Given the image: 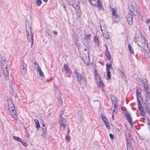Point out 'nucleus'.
<instances>
[{
    "label": "nucleus",
    "instance_id": "f257e3e1",
    "mask_svg": "<svg viewBox=\"0 0 150 150\" xmlns=\"http://www.w3.org/2000/svg\"><path fill=\"white\" fill-rule=\"evenodd\" d=\"M74 72L76 74V77L77 81L80 84L83 83H86V81L83 75L77 71H75Z\"/></svg>",
    "mask_w": 150,
    "mask_h": 150
},
{
    "label": "nucleus",
    "instance_id": "f03ea898",
    "mask_svg": "<svg viewBox=\"0 0 150 150\" xmlns=\"http://www.w3.org/2000/svg\"><path fill=\"white\" fill-rule=\"evenodd\" d=\"M89 54L88 51L86 54L85 53L82 54L81 56V58L83 62L87 65H88L90 63V59L89 58Z\"/></svg>",
    "mask_w": 150,
    "mask_h": 150
},
{
    "label": "nucleus",
    "instance_id": "7ed1b4c3",
    "mask_svg": "<svg viewBox=\"0 0 150 150\" xmlns=\"http://www.w3.org/2000/svg\"><path fill=\"white\" fill-rule=\"evenodd\" d=\"M62 71L64 72L65 74H67V76L69 77H70L72 73L71 70L67 64H64L62 69Z\"/></svg>",
    "mask_w": 150,
    "mask_h": 150
},
{
    "label": "nucleus",
    "instance_id": "20e7f679",
    "mask_svg": "<svg viewBox=\"0 0 150 150\" xmlns=\"http://www.w3.org/2000/svg\"><path fill=\"white\" fill-rule=\"evenodd\" d=\"M28 64V61H25V59L23 60L22 64L21 66V71L22 74H25L27 71V66Z\"/></svg>",
    "mask_w": 150,
    "mask_h": 150
},
{
    "label": "nucleus",
    "instance_id": "39448f33",
    "mask_svg": "<svg viewBox=\"0 0 150 150\" xmlns=\"http://www.w3.org/2000/svg\"><path fill=\"white\" fill-rule=\"evenodd\" d=\"M124 114L126 120L130 125L132 126V120L130 112L128 111L125 110L124 112Z\"/></svg>",
    "mask_w": 150,
    "mask_h": 150
},
{
    "label": "nucleus",
    "instance_id": "423d86ee",
    "mask_svg": "<svg viewBox=\"0 0 150 150\" xmlns=\"http://www.w3.org/2000/svg\"><path fill=\"white\" fill-rule=\"evenodd\" d=\"M59 118V122L60 124V127L62 129H64L66 126V120L62 117V115H60Z\"/></svg>",
    "mask_w": 150,
    "mask_h": 150
},
{
    "label": "nucleus",
    "instance_id": "0eeeda50",
    "mask_svg": "<svg viewBox=\"0 0 150 150\" xmlns=\"http://www.w3.org/2000/svg\"><path fill=\"white\" fill-rule=\"evenodd\" d=\"M143 83L144 89L146 90L145 96L146 99L148 98V97L149 98H150V92L149 91V87L148 86V83L146 82L143 81Z\"/></svg>",
    "mask_w": 150,
    "mask_h": 150
},
{
    "label": "nucleus",
    "instance_id": "6e6552de",
    "mask_svg": "<svg viewBox=\"0 0 150 150\" xmlns=\"http://www.w3.org/2000/svg\"><path fill=\"white\" fill-rule=\"evenodd\" d=\"M33 35L34 34L33 33L31 32L30 33H27V38L28 41L29 42H31V47H32L33 44Z\"/></svg>",
    "mask_w": 150,
    "mask_h": 150
},
{
    "label": "nucleus",
    "instance_id": "1a4fd4ad",
    "mask_svg": "<svg viewBox=\"0 0 150 150\" xmlns=\"http://www.w3.org/2000/svg\"><path fill=\"white\" fill-rule=\"evenodd\" d=\"M138 107L139 109L140 110V113L142 116L145 117L146 114L144 112V110L142 106V105L139 102H138Z\"/></svg>",
    "mask_w": 150,
    "mask_h": 150
},
{
    "label": "nucleus",
    "instance_id": "9d476101",
    "mask_svg": "<svg viewBox=\"0 0 150 150\" xmlns=\"http://www.w3.org/2000/svg\"><path fill=\"white\" fill-rule=\"evenodd\" d=\"M127 20L128 23L130 25H132L133 23V17L131 13H128L127 16Z\"/></svg>",
    "mask_w": 150,
    "mask_h": 150
},
{
    "label": "nucleus",
    "instance_id": "9b49d317",
    "mask_svg": "<svg viewBox=\"0 0 150 150\" xmlns=\"http://www.w3.org/2000/svg\"><path fill=\"white\" fill-rule=\"evenodd\" d=\"M8 109L9 111L14 108V105L13 102L11 100H8Z\"/></svg>",
    "mask_w": 150,
    "mask_h": 150
},
{
    "label": "nucleus",
    "instance_id": "f8f14e48",
    "mask_svg": "<svg viewBox=\"0 0 150 150\" xmlns=\"http://www.w3.org/2000/svg\"><path fill=\"white\" fill-rule=\"evenodd\" d=\"M77 8H76V15L78 18H80L81 13L79 4H76Z\"/></svg>",
    "mask_w": 150,
    "mask_h": 150
},
{
    "label": "nucleus",
    "instance_id": "ddd939ff",
    "mask_svg": "<svg viewBox=\"0 0 150 150\" xmlns=\"http://www.w3.org/2000/svg\"><path fill=\"white\" fill-rule=\"evenodd\" d=\"M25 27L26 28V32L27 33H31V30L30 25V24L29 22H27L25 23Z\"/></svg>",
    "mask_w": 150,
    "mask_h": 150
},
{
    "label": "nucleus",
    "instance_id": "4468645a",
    "mask_svg": "<svg viewBox=\"0 0 150 150\" xmlns=\"http://www.w3.org/2000/svg\"><path fill=\"white\" fill-rule=\"evenodd\" d=\"M69 4L70 5H71L72 7L76 9V4H79V2L78 1V4H77L76 1L75 0H71L69 2Z\"/></svg>",
    "mask_w": 150,
    "mask_h": 150
},
{
    "label": "nucleus",
    "instance_id": "2eb2a0df",
    "mask_svg": "<svg viewBox=\"0 0 150 150\" xmlns=\"http://www.w3.org/2000/svg\"><path fill=\"white\" fill-rule=\"evenodd\" d=\"M112 104H117V101L115 96L111 95L110 96Z\"/></svg>",
    "mask_w": 150,
    "mask_h": 150
},
{
    "label": "nucleus",
    "instance_id": "dca6fc26",
    "mask_svg": "<svg viewBox=\"0 0 150 150\" xmlns=\"http://www.w3.org/2000/svg\"><path fill=\"white\" fill-rule=\"evenodd\" d=\"M93 41L96 45H97L98 47H99V40L98 38V37L96 36H95L93 39Z\"/></svg>",
    "mask_w": 150,
    "mask_h": 150
},
{
    "label": "nucleus",
    "instance_id": "f3484780",
    "mask_svg": "<svg viewBox=\"0 0 150 150\" xmlns=\"http://www.w3.org/2000/svg\"><path fill=\"white\" fill-rule=\"evenodd\" d=\"M103 37L105 39H108L110 38L109 33L107 31H104V32H102Z\"/></svg>",
    "mask_w": 150,
    "mask_h": 150
},
{
    "label": "nucleus",
    "instance_id": "a211bd4d",
    "mask_svg": "<svg viewBox=\"0 0 150 150\" xmlns=\"http://www.w3.org/2000/svg\"><path fill=\"white\" fill-rule=\"evenodd\" d=\"M1 68H7L8 67V64L7 63V61H1Z\"/></svg>",
    "mask_w": 150,
    "mask_h": 150
},
{
    "label": "nucleus",
    "instance_id": "6ab92c4d",
    "mask_svg": "<svg viewBox=\"0 0 150 150\" xmlns=\"http://www.w3.org/2000/svg\"><path fill=\"white\" fill-rule=\"evenodd\" d=\"M144 105H145V106L149 108L150 107V98H149L148 97V98L146 99V102L144 103Z\"/></svg>",
    "mask_w": 150,
    "mask_h": 150
},
{
    "label": "nucleus",
    "instance_id": "aec40b11",
    "mask_svg": "<svg viewBox=\"0 0 150 150\" xmlns=\"http://www.w3.org/2000/svg\"><path fill=\"white\" fill-rule=\"evenodd\" d=\"M111 10L112 12V15L113 16H114L115 18H118L119 17V16L117 14V12L116 9L114 8H112Z\"/></svg>",
    "mask_w": 150,
    "mask_h": 150
},
{
    "label": "nucleus",
    "instance_id": "412c9836",
    "mask_svg": "<svg viewBox=\"0 0 150 150\" xmlns=\"http://www.w3.org/2000/svg\"><path fill=\"white\" fill-rule=\"evenodd\" d=\"M99 79L100 81L99 83V86L101 88V89L102 91L104 90V85L103 82L101 81V79L99 77Z\"/></svg>",
    "mask_w": 150,
    "mask_h": 150
},
{
    "label": "nucleus",
    "instance_id": "4be33fe9",
    "mask_svg": "<svg viewBox=\"0 0 150 150\" xmlns=\"http://www.w3.org/2000/svg\"><path fill=\"white\" fill-rule=\"evenodd\" d=\"M34 122L36 125V127L37 129V131H38V129L40 128V125L38 120L37 119H35Z\"/></svg>",
    "mask_w": 150,
    "mask_h": 150
},
{
    "label": "nucleus",
    "instance_id": "5701e85b",
    "mask_svg": "<svg viewBox=\"0 0 150 150\" xmlns=\"http://www.w3.org/2000/svg\"><path fill=\"white\" fill-rule=\"evenodd\" d=\"M2 69L3 70V72L4 75V76L6 77L8 76V72L7 68L3 69L2 68Z\"/></svg>",
    "mask_w": 150,
    "mask_h": 150
},
{
    "label": "nucleus",
    "instance_id": "b1692460",
    "mask_svg": "<svg viewBox=\"0 0 150 150\" xmlns=\"http://www.w3.org/2000/svg\"><path fill=\"white\" fill-rule=\"evenodd\" d=\"M128 8L131 13H133L135 9V7L132 4H130L128 6Z\"/></svg>",
    "mask_w": 150,
    "mask_h": 150
},
{
    "label": "nucleus",
    "instance_id": "393cba45",
    "mask_svg": "<svg viewBox=\"0 0 150 150\" xmlns=\"http://www.w3.org/2000/svg\"><path fill=\"white\" fill-rule=\"evenodd\" d=\"M105 54L108 59L110 60L111 58V55L110 52L108 50L105 51Z\"/></svg>",
    "mask_w": 150,
    "mask_h": 150
},
{
    "label": "nucleus",
    "instance_id": "a878e982",
    "mask_svg": "<svg viewBox=\"0 0 150 150\" xmlns=\"http://www.w3.org/2000/svg\"><path fill=\"white\" fill-rule=\"evenodd\" d=\"M36 70L39 73V75L40 76L42 77H43L44 76V74L41 70V69L40 68H39L38 69H37Z\"/></svg>",
    "mask_w": 150,
    "mask_h": 150
},
{
    "label": "nucleus",
    "instance_id": "bb28decb",
    "mask_svg": "<svg viewBox=\"0 0 150 150\" xmlns=\"http://www.w3.org/2000/svg\"><path fill=\"white\" fill-rule=\"evenodd\" d=\"M137 102H138L137 105L138 104V102L139 101L140 102L141 104L142 105L141 103V100H142V103H143V102H142L143 99H142V97L141 96V95H138L137 96Z\"/></svg>",
    "mask_w": 150,
    "mask_h": 150
},
{
    "label": "nucleus",
    "instance_id": "cd10ccee",
    "mask_svg": "<svg viewBox=\"0 0 150 150\" xmlns=\"http://www.w3.org/2000/svg\"><path fill=\"white\" fill-rule=\"evenodd\" d=\"M128 48L129 51L131 53L133 54L134 53L132 47L129 44L128 45Z\"/></svg>",
    "mask_w": 150,
    "mask_h": 150
},
{
    "label": "nucleus",
    "instance_id": "c85d7f7f",
    "mask_svg": "<svg viewBox=\"0 0 150 150\" xmlns=\"http://www.w3.org/2000/svg\"><path fill=\"white\" fill-rule=\"evenodd\" d=\"M73 38L74 41L77 42L78 40V36L77 34L74 33L73 35Z\"/></svg>",
    "mask_w": 150,
    "mask_h": 150
},
{
    "label": "nucleus",
    "instance_id": "c756f323",
    "mask_svg": "<svg viewBox=\"0 0 150 150\" xmlns=\"http://www.w3.org/2000/svg\"><path fill=\"white\" fill-rule=\"evenodd\" d=\"M91 34H90L88 35H86L85 36L84 39L86 41L89 40L91 39Z\"/></svg>",
    "mask_w": 150,
    "mask_h": 150
},
{
    "label": "nucleus",
    "instance_id": "7c9ffc66",
    "mask_svg": "<svg viewBox=\"0 0 150 150\" xmlns=\"http://www.w3.org/2000/svg\"><path fill=\"white\" fill-rule=\"evenodd\" d=\"M13 138L15 141L19 142H20L22 139L21 138L18 137L14 136H13Z\"/></svg>",
    "mask_w": 150,
    "mask_h": 150
},
{
    "label": "nucleus",
    "instance_id": "2f4dec72",
    "mask_svg": "<svg viewBox=\"0 0 150 150\" xmlns=\"http://www.w3.org/2000/svg\"><path fill=\"white\" fill-rule=\"evenodd\" d=\"M101 116V118L104 123L108 122L107 118L105 117V116L103 115L102 114Z\"/></svg>",
    "mask_w": 150,
    "mask_h": 150
},
{
    "label": "nucleus",
    "instance_id": "473e14b6",
    "mask_svg": "<svg viewBox=\"0 0 150 150\" xmlns=\"http://www.w3.org/2000/svg\"><path fill=\"white\" fill-rule=\"evenodd\" d=\"M142 107L145 110L146 113H149V108L147 106H145V105H144V104Z\"/></svg>",
    "mask_w": 150,
    "mask_h": 150
},
{
    "label": "nucleus",
    "instance_id": "72a5a7b5",
    "mask_svg": "<svg viewBox=\"0 0 150 150\" xmlns=\"http://www.w3.org/2000/svg\"><path fill=\"white\" fill-rule=\"evenodd\" d=\"M125 138L126 140V138H128V141L130 140V138L132 137V135L130 134L129 133H128V134H127V133H126L125 134Z\"/></svg>",
    "mask_w": 150,
    "mask_h": 150
},
{
    "label": "nucleus",
    "instance_id": "f704fd0d",
    "mask_svg": "<svg viewBox=\"0 0 150 150\" xmlns=\"http://www.w3.org/2000/svg\"><path fill=\"white\" fill-rule=\"evenodd\" d=\"M128 138H126V145L127 146V149H128V148H130L131 146V145L130 142L128 141Z\"/></svg>",
    "mask_w": 150,
    "mask_h": 150
},
{
    "label": "nucleus",
    "instance_id": "c9c22d12",
    "mask_svg": "<svg viewBox=\"0 0 150 150\" xmlns=\"http://www.w3.org/2000/svg\"><path fill=\"white\" fill-rule=\"evenodd\" d=\"M107 71V79H110L111 78V73L110 71Z\"/></svg>",
    "mask_w": 150,
    "mask_h": 150
},
{
    "label": "nucleus",
    "instance_id": "e433bc0d",
    "mask_svg": "<svg viewBox=\"0 0 150 150\" xmlns=\"http://www.w3.org/2000/svg\"><path fill=\"white\" fill-rule=\"evenodd\" d=\"M97 7L98 8L99 10H101L102 9L103 10H104L103 6L102 5L101 3L97 4Z\"/></svg>",
    "mask_w": 150,
    "mask_h": 150
},
{
    "label": "nucleus",
    "instance_id": "4c0bfd02",
    "mask_svg": "<svg viewBox=\"0 0 150 150\" xmlns=\"http://www.w3.org/2000/svg\"><path fill=\"white\" fill-rule=\"evenodd\" d=\"M106 70L109 71V69L112 67L111 64H106Z\"/></svg>",
    "mask_w": 150,
    "mask_h": 150
},
{
    "label": "nucleus",
    "instance_id": "58836bf2",
    "mask_svg": "<svg viewBox=\"0 0 150 150\" xmlns=\"http://www.w3.org/2000/svg\"><path fill=\"white\" fill-rule=\"evenodd\" d=\"M109 123L108 121L104 123L105 125L108 130H110V127L109 125Z\"/></svg>",
    "mask_w": 150,
    "mask_h": 150
},
{
    "label": "nucleus",
    "instance_id": "ea45409f",
    "mask_svg": "<svg viewBox=\"0 0 150 150\" xmlns=\"http://www.w3.org/2000/svg\"><path fill=\"white\" fill-rule=\"evenodd\" d=\"M42 130L43 132H45L47 131V128L46 126L44 124H42Z\"/></svg>",
    "mask_w": 150,
    "mask_h": 150
},
{
    "label": "nucleus",
    "instance_id": "a19ab883",
    "mask_svg": "<svg viewBox=\"0 0 150 150\" xmlns=\"http://www.w3.org/2000/svg\"><path fill=\"white\" fill-rule=\"evenodd\" d=\"M141 91V89L139 87L136 91V94L137 96L138 95H141V93L140 92Z\"/></svg>",
    "mask_w": 150,
    "mask_h": 150
},
{
    "label": "nucleus",
    "instance_id": "79ce46f5",
    "mask_svg": "<svg viewBox=\"0 0 150 150\" xmlns=\"http://www.w3.org/2000/svg\"><path fill=\"white\" fill-rule=\"evenodd\" d=\"M42 3V1L41 0H37L36 4L38 6H40Z\"/></svg>",
    "mask_w": 150,
    "mask_h": 150
},
{
    "label": "nucleus",
    "instance_id": "37998d69",
    "mask_svg": "<svg viewBox=\"0 0 150 150\" xmlns=\"http://www.w3.org/2000/svg\"><path fill=\"white\" fill-rule=\"evenodd\" d=\"M21 144L24 146H27L28 145V144L26 142H23L22 139H21V141L20 142Z\"/></svg>",
    "mask_w": 150,
    "mask_h": 150
},
{
    "label": "nucleus",
    "instance_id": "c03bdc74",
    "mask_svg": "<svg viewBox=\"0 0 150 150\" xmlns=\"http://www.w3.org/2000/svg\"><path fill=\"white\" fill-rule=\"evenodd\" d=\"M65 139L66 141H68V142H69V141H70V140L69 134H67L66 137Z\"/></svg>",
    "mask_w": 150,
    "mask_h": 150
},
{
    "label": "nucleus",
    "instance_id": "a18cd8bd",
    "mask_svg": "<svg viewBox=\"0 0 150 150\" xmlns=\"http://www.w3.org/2000/svg\"><path fill=\"white\" fill-rule=\"evenodd\" d=\"M147 121H148V123H147V128L149 130V132H150V121H149V120L148 119H147Z\"/></svg>",
    "mask_w": 150,
    "mask_h": 150
},
{
    "label": "nucleus",
    "instance_id": "49530a36",
    "mask_svg": "<svg viewBox=\"0 0 150 150\" xmlns=\"http://www.w3.org/2000/svg\"><path fill=\"white\" fill-rule=\"evenodd\" d=\"M34 64H35V65H36L37 66V67H36L37 69H38L39 68H40L39 65L38 63L36 61L34 62Z\"/></svg>",
    "mask_w": 150,
    "mask_h": 150
},
{
    "label": "nucleus",
    "instance_id": "de8ad7c7",
    "mask_svg": "<svg viewBox=\"0 0 150 150\" xmlns=\"http://www.w3.org/2000/svg\"><path fill=\"white\" fill-rule=\"evenodd\" d=\"M13 118L16 120H17L18 119V116L17 115H12Z\"/></svg>",
    "mask_w": 150,
    "mask_h": 150
},
{
    "label": "nucleus",
    "instance_id": "09e8293b",
    "mask_svg": "<svg viewBox=\"0 0 150 150\" xmlns=\"http://www.w3.org/2000/svg\"><path fill=\"white\" fill-rule=\"evenodd\" d=\"M110 138L111 139H114V137H115L114 135H112V134H109Z\"/></svg>",
    "mask_w": 150,
    "mask_h": 150
},
{
    "label": "nucleus",
    "instance_id": "8fccbe9b",
    "mask_svg": "<svg viewBox=\"0 0 150 150\" xmlns=\"http://www.w3.org/2000/svg\"><path fill=\"white\" fill-rule=\"evenodd\" d=\"M58 88L57 86L54 87V90L55 93H56L57 92H58Z\"/></svg>",
    "mask_w": 150,
    "mask_h": 150
},
{
    "label": "nucleus",
    "instance_id": "3c124183",
    "mask_svg": "<svg viewBox=\"0 0 150 150\" xmlns=\"http://www.w3.org/2000/svg\"><path fill=\"white\" fill-rule=\"evenodd\" d=\"M94 74H95V76L96 79H97L98 76V77H99V75L98 74L96 70V71L95 72Z\"/></svg>",
    "mask_w": 150,
    "mask_h": 150
},
{
    "label": "nucleus",
    "instance_id": "603ef678",
    "mask_svg": "<svg viewBox=\"0 0 150 150\" xmlns=\"http://www.w3.org/2000/svg\"><path fill=\"white\" fill-rule=\"evenodd\" d=\"M11 111L13 112V115H17L16 111V110H14V108L13 109L11 110Z\"/></svg>",
    "mask_w": 150,
    "mask_h": 150
},
{
    "label": "nucleus",
    "instance_id": "864d4df0",
    "mask_svg": "<svg viewBox=\"0 0 150 150\" xmlns=\"http://www.w3.org/2000/svg\"><path fill=\"white\" fill-rule=\"evenodd\" d=\"M104 46L105 47L106 50H108V48L107 45L106 44H105L104 45Z\"/></svg>",
    "mask_w": 150,
    "mask_h": 150
},
{
    "label": "nucleus",
    "instance_id": "5fc2aeb1",
    "mask_svg": "<svg viewBox=\"0 0 150 150\" xmlns=\"http://www.w3.org/2000/svg\"><path fill=\"white\" fill-rule=\"evenodd\" d=\"M150 21V19H146V23H149Z\"/></svg>",
    "mask_w": 150,
    "mask_h": 150
},
{
    "label": "nucleus",
    "instance_id": "6e6d98bb",
    "mask_svg": "<svg viewBox=\"0 0 150 150\" xmlns=\"http://www.w3.org/2000/svg\"><path fill=\"white\" fill-rule=\"evenodd\" d=\"M1 61H5V57H3L1 58Z\"/></svg>",
    "mask_w": 150,
    "mask_h": 150
},
{
    "label": "nucleus",
    "instance_id": "4d7b16f0",
    "mask_svg": "<svg viewBox=\"0 0 150 150\" xmlns=\"http://www.w3.org/2000/svg\"><path fill=\"white\" fill-rule=\"evenodd\" d=\"M136 12H137V13L138 14V15H141V12H140L139 11H138V12L137 10H136Z\"/></svg>",
    "mask_w": 150,
    "mask_h": 150
},
{
    "label": "nucleus",
    "instance_id": "13d9d810",
    "mask_svg": "<svg viewBox=\"0 0 150 150\" xmlns=\"http://www.w3.org/2000/svg\"><path fill=\"white\" fill-rule=\"evenodd\" d=\"M63 8H64V10L66 11H67V9H66V7L65 6V5H63Z\"/></svg>",
    "mask_w": 150,
    "mask_h": 150
},
{
    "label": "nucleus",
    "instance_id": "bf43d9fd",
    "mask_svg": "<svg viewBox=\"0 0 150 150\" xmlns=\"http://www.w3.org/2000/svg\"><path fill=\"white\" fill-rule=\"evenodd\" d=\"M97 4H100V3H101L100 0H97Z\"/></svg>",
    "mask_w": 150,
    "mask_h": 150
},
{
    "label": "nucleus",
    "instance_id": "052dcab7",
    "mask_svg": "<svg viewBox=\"0 0 150 150\" xmlns=\"http://www.w3.org/2000/svg\"><path fill=\"white\" fill-rule=\"evenodd\" d=\"M70 132V129L69 128H68V131L67 132V134H69Z\"/></svg>",
    "mask_w": 150,
    "mask_h": 150
},
{
    "label": "nucleus",
    "instance_id": "680f3d73",
    "mask_svg": "<svg viewBox=\"0 0 150 150\" xmlns=\"http://www.w3.org/2000/svg\"><path fill=\"white\" fill-rule=\"evenodd\" d=\"M53 33L57 35V31H53Z\"/></svg>",
    "mask_w": 150,
    "mask_h": 150
},
{
    "label": "nucleus",
    "instance_id": "e2e57ef3",
    "mask_svg": "<svg viewBox=\"0 0 150 150\" xmlns=\"http://www.w3.org/2000/svg\"><path fill=\"white\" fill-rule=\"evenodd\" d=\"M93 5L95 6V7H97V4H93Z\"/></svg>",
    "mask_w": 150,
    "mask_h": 150
},
{
    "label": "nucleus",
    "instance_id": "0e129e2a",
    "mask_svg": "<svg viewBox=\"0 0 150 150\" xmlns=\"http://www.w3.org/2000/svg\"><path fill=\"white\" fill-rule=\"evenodd\" d=\"M112 119L113 120H114V116L113 113H112Z\"/></svg>",
    "mask_w": 150,
    "mask_h": 150
},
{
    "label": "nucleus",
    "instance_id": "69168bd1",
    "mask_svg": "<svg viewBox=\"0 0 150 150\" xmlns=\"http://www.w3.org/2000/svg\"><path fill=\"white\" fill-rule=\"evenodd\" d=\"M120 73L123 75H125V74L123 71H120Z\"/></svg>",
    "mask_w": 150,
    "mask_h": 150
},
{
    "label": "nucleus",
    "instance_id": "338daca9",
    "mask_svg": "<svg viewBox=\"0 0 150 150\" xmlns=\"http://www.w3.org/2000/svg\"><path fill=\"white\" fill-rule=\"evenodd\" d=\"M116 104H112L113 105H114V108H115L117 106Z\"/></svg>",
    "mask_w": 150,
    "mask_h": 150
},
{
    "label": "nucleus",
    "instance_id": "774afa93",
    "mask_svg": "<svg viewBox=\"0 0 150 150\" xmlns=\"http://www.w3.org/2000/svg\"><path fill=\"white\" fill-rule=\"evenodd\" d=\"M91 0H90V1H90V4H91L93 5V4L92 2H91Z\"/></svg>",
    "mask_w": 150,
    "mask_h": 150
}]
</instances>
